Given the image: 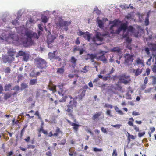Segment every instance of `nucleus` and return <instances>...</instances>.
Masks as SVG:
<instances>
[{
	"label": "nucleus",
	"instance_id": "6e6552de",
	"mask_svg": "<svg viewBox=\"0 0 156 156\" xmlns=\"http://www.w3.org/2000/svg\"><path fill=\"white\" fill-rule=\"evenodd\" d=\"M131 79L128 76H126L125 75L121 76L119 79V81L118 82V90H120L122 87L119 84V83H122L125 84H127L129 83Z\"/></svg>",
	"mask_w": 156,
	"mask_h": 156
},
{
	"label": "nucleus",
	"instance_id": "6e6d98bb",
	"mask_svg": "<svg viewBox=\"0 0 156 156\" xmlns=\"http://www.w3.org/2000/svg\"><path fill=\"white\" fill-rule=\"evenodd\" d=\"M126 98L128 99H132V98L130 97L131 95L129 94V93H127L126 94Z\"/></svg>",
	"mask_w": 156,
	"mask_h": 156
},
{
	"label": "nucleus",
	"instance_id": "cd10ccee",
	"mask_svg": "<svg viewBox=\"0 0 156 156\" xmlns=\"http://www.w3.org/2000/svg\"><path fill=\"white\" fill-rule=\"evenodd\" d=\"M11 85L10 84H6L4 86L5 90L9 91L11 90Z\"/></svg>",
	"mask_w": 156,
	"mask_h": 156
},
{
	"label": "nucleus",
	"instance_id": "aec40b11",
	"mask_svg": "<svg viewBox=\"0 0 156 156\" xmlns=\"http://www.w3.org/2000/svg\"><path fill=\"white\" fill-rule=\"evenodd\" d=\"M85 34H83V36L85 39H87L88 41H90L91 38V35L87 31L85 32Z\"/></svg>",
	"mask_w": 156,
	"mask_h": 156
},
{
	"label": "nucleus",
	"instance_id": "393cba45",
	"mask_svg": "<svg viewBox=\"0 0 156 156\" xmlns=\"http://www.w3.org/2000/svg\"><path fill=\"white\" fill-rule=\"evenodd\" d=\"M56 51H54L53 53L49 52L48 54V56L51 59H53L55 57V53Z\"/></svg>",
	"mask_w": 156,
	"mask_h": 156
},
{
	"label": "nucleus",
	"instance_id": "5701e85b",
	"mask_svg": "<svg viewBox=\"0 0 156 156\" xmlns=\"http://www.w3.org/2000/svg\"><path fill=\"white\" fill-rule=\"evenodd\" d=\"M60 133H62V132L61 131L59 127H56L55 133L53 134L54 136H58Z\"/></svg>",
	"mask_w": 156,
	"mask_h": 156
},
{
	"label": "nucleus",
	"instance_id": "a18cd8bd",
	"mask_svg": "<svg viewBox=\"0 0 156 156\" xmlns=\"http://www.w3.org/2000/svg\"><path fill=\"white\" fill-rule=\"evenodd\" d=\"M120 7H121L122 9H126V8H129V7L127 6L126 5H120Z\"/></svg>",
	"mask_w": 156,
	"mask_h": 156
},
{
	"label": "nucleus",
	"instance_id": "7c9ffc66",
	"mask_svg": "<svg viewBox=\"0 0 156 156\" xmlns=\"http://www.w3.org/2000/svg\"><path fill=\"white\" fill-rule=\"evenodd\" d=\"M98 23L99 27L101 28H103L104 27L103 23V21L101 20H98Z\"/></svg>",
	"mask_w": 156,
	"mask_h": 156
},
{
	"label": "nucleus",
	"instance_id": "f03ea898",
	"mask_svg": "<svg viewBox=\"0 0 156 156\" xmlns=\"http://www.w3.org/2000/svg\"><path fill=\"white\" fill-rule=\"evenodd\" d=\"M128 22H126L125 24H123L121 27V29L124 32H127L130 33L136 37L141 36L140 33H143L144 31V29L141 28L139 26H137L136 28L138 30H136L135 28L132 26H127Z\"/></svg>",
	"mask_w": 156,
	"mask_h": 156
},
{
	"label": "nucleus",
	"instance_id": "412c9836",
	"mask_svg": "<svg viewBox=\"0 0 156 156\" xmlns=\"http://www.w3.org/2000/svg\"><path fill=\"white\" fill-rule=\"evenodd\" d=\"M133 12H132L129 13L127 15L125 16V18L127 20L132 19H133Z\"/></svg>",
	"mask_w": 156,
	"mask_h": 156
},
{
	"label": "nucleus",
	"instance_id": "49530a36",
	"mask_svg": "<svg viewBox=\"0 0 156 156\" xmlns=\"http://www.w3.org/2000/svg\"><path fill=\"white\" fill-rule=\"evenodd\" d=\"M27 126H24L23 128L22 129V130L21 131L20 133V137L21 138L23 136V132L25 131V129L26 128Z\"/></svg>",
	"mask_w": 156,
	"mask_h": 156
},
{
	"label": "nucleus",
	"instance_id": "de8ad7c7",
	"mask_svg": "<svg viewBox=\"0 0 156 156\" xmlns=\"http://www.w3.org/2000/svg\"><path fill=\"white\" fill-rule=\"evenodd\" d=\"M145 134V131H143L142 132H139L138 134V136L139 137H141L144 136Z\"/></svg>",
	"mask_w": 156,
	"mask_h": 156
},
{
	"label": "nucleus",
	"instance_id": "680f3d73",
	"mask_svg": "<svg viewBox=\"0 0 156 156\" xmlns=\"http://www.w3.org/2000/svg\"><path fill=\"white\" fill-rule=\"evenodd\" d=\"M30 136H27L26 138L24 139V140L27 142L28 143L30 142Z\"/></svg>",
	"mask_w": 156,
	"mask_h": 156
},
{
	"label": "nucleus",
	"instance_id": "13d9d810",
	"mask_svg": "<svg viewBox=\"0 0 156 156\" xmlns=\"http://www.w3.org/2000/svg\"><path fill=\"white\" fill-rule=\"evenodd\" d=\"M105 107L112 108V106L111 105L106 104L105 105Z\"/></svg>",
	"mask_w": 156,
	"mask_h": 156
},
{
	"label": "nucleus",
	"instance_id": "c03bdc74",
	"mask_svg": "<svg viewBox=\"0 0 156 156\" xmlns=\"http://www.w3.org/2000/svg\"><path fill=\"white\" fill-rule=\"evenodd\" d=\"M111 77V75H109V74H107L106 76H105L103 78V80L105 81L107 80L108 79L110 78Z\"/></svg>",
	"mask_w": 156,
	"mask_h": 156
},
{
	"label": "nucleus",
	"instance_id": "39448f33",
	"mask_svg": "<svg viewBox=\"0 0 156 156\" xmlns=\"http://www.w3.org/2000/svg\"><path fill=\"white\" fill-rule=\"evenodd\" d=\"M107 36L109 37V33L108 32L102 34L101 32H97L96 33L95 36L92 38V41L94 42L100 41L102 42L103 40V37Z\"/></svg>",
	"mask_w": 156,
	"mask_h": 156
},
{
	"label": "nucleus",
	"instance_id": "4468645a",
	"mask_svg": "<svg viewBox=\"0 0 156 156\" xmlns=\"http://www.w3.org/2000/svg\"><path fill=\"white\" fill-rule=\"evenodd\" d=\"M16 52L14 49L13 48H10L8 49L7 54L9 55L14 57Z\"/></svg>",
	"mask_w": 156,
	"mask_h": 156
},
{
	"label": "nucleus",
	"instance_id": "4d7b16f0",
	"mask_svg": "<svg viewBox=\"0 0 156 156\" xmlns=\"http://www.w3.org/2000/svg\"><path fill=\"white\" fill-rule=\"evenodd\" d=\"M93 151L96 152L101 151H102V149H98L97 148L94 147L93 148Z\"/></svg>",
	"mask_w": 156,
	"mask_h": 156
},
{
	"label": "nucleus",
	"instance_id": "5fc2aeb1",
	"mask_svg": "<svg viewBox=\"0 0 156 156\" xmlns=\"http://www.w3.org/2000/svg\"><path fill=\"white\" fill-rule=\"evenodd\" d=\"M152 70L155 74H156V66H152Z\"/></svg>",
	"mask_w": 156,
	"mask_h": 156
},
{
	"label": "nucleus",
	"instance_id": "ea45409f",
	"mask_svg": "<svg viewBox=\"0 0 156 156\" xmlns=\"http://www.w3.org/2000/svg\"><path fill=\"white\" fill-rule=\"evenodd\" d=\"M35 147V146L34 145L31 144H28L27 146V148L28 149H34Z\"/></svg>",
	"mask_w": 156,
	"mask_h": 156
},
{
	"label": "nucleus",
	"instance_id": "a211bd4d",
	"mask_svg": "<svg viewBox=\"0 0 156 156\" xmlns=\"http://www.w3.org/2000/svg\"><path fill=\"white\" fill-rule=\"evenodd\" d=\"M102 112H96V113L94 114L92 119L94 120H96L98 119L99 117L101 116L102 114Z\"/></svg>",
	"mask_w": 156,
	"mask_h": 156
},
{
	"label": "nucleus",
	"instance_id": "09e8293b",
	"mask_svg": "<svg viewBox=\"0 0 156 156\" xmlns=\"http://www.w3.org/2000/svg\"><path fill=\"white\" fill-rule=\"evenodd\" d=\"M30 76L32 77H36V73H35L34 70L32 71L30 73Z\"/></svg>",
	"mask_w": 156,
	"mask_h": 156
},
{
	"label": "nucleus",
	"instance_id": "a19ab883",
	"mask_svg": "<svg viewBox=\"0 0 156 156\" xmlns=\"http://www.w3.org/2000/svg\"><path fill=\"white\" fill-rule=\"evenodd\" d=\"M11 96V94H10L6 93L5 94L4 96V98L5 100H7Z\"/></svg>",
	"mask_w": 156,
	"mask_h": 156
},
{
	"label": "nucleus",
	"instance_id": "72a5a7b5",
	"mask_svg": "<svg viewBox=\"0 0 156 156\" xmlns=\"http://www.w3.org/2000/svg\"><path fill=\"white\" fill-rule=\"evenodd\" d=\"M25 52L22 51H20L16 55V57H18L19 56H23L25 55Z\"/></svg>",
	"mask_w": 156,
	"mask_h": 156
},
{
	"label": "nucleus",
	"instance_id": "052dcab7",
	"mask_svg": "<svg viewBox=\"0 0 156 156\" xmlns=\"http://www.w3.org/2000/svg\"><path fill=\"white\" fill-rule=\"evenodd\" d=\"M34 115H35L37 116L38 117V118L39 119H41V117H40L39 113V112L38 111H36L35 112Z\"/></svg>",
	"mask_w": 156,
	"mask_h": 156
},
{
	"label": "nucleus",
	"instance_id": "8fccbe9b",
	"mask_svg": "<svg viewBox=\"0 0 156 156\" xmlns=\"http://www.w3.org/2000/svg\"><path fill=\"white\" fill-rule=\"evenodd\" d=\"M79 51V55H81L83 54L84 52L85 51V50L83 48H82L80 49Z\"/></svg>",
	"mask_w": 156,
	"mask_h": 156
},
{
	"label": "nucleus",
	"instance_id": "ddd939ff",
	"mask_svg": "<svg viewBox=\"0 0 156 156\" xmlns=\"http://www.w3.org/2000/svg\"><path fill=\"white\" fill-rule=\"evenodd\" d=\"M87 56V57L85 58V59L86 60H87L89 59H90L92 62H94V59L96 57V54H88Z\"/></svg>",
	"mask_w": 156,
	"mask_h": 156
},
{
	"label": "nucleus",
	"instance_id": "b1692460",
	"mask_svg": "<svg viewBox=\"0 0 156 156\" xmlns=\"http://www.w3.org/2000/svg\"><path fill=\"white\" fill-rule=\"evenodd\" d=\"M77 59L74 57L72 56L71 58L70 61L72 64L75 66L76 65V62Z\"/></svg>",
	"mask_w": 156,
	"mask_h": 156
},
{
	"label": "nucleus",
	"instance_id": "423d86ee",
	"mask_svg": "<svg viewBox=\"0 0 156 156\" xmlns=\"http://www.w3.org/2000/svg\"><path fill=\"white\" fill-rule=\"evenodd\" d=\"M34 61L37 67L39 69H43L47 67V62L43 58L38 57L34 59Z\"/></svg>",
	"mask_w": 156,
	"mask_h": 156
},
{
	"label": "nucleus",
	"instance_id": "bb28decb",
	"mask_svg": "<svg viewBox=\"0 0 156 156\" xmlns=\"http://www.w3.org/2000/svg\"><path fill=\"white\" fill-rule=\"evenodd\" d=\"M86 91V90H83L81 94L79 96V98L80 100H81L85 96Z\"/></svg>",
	"mask_w": 156,
	"mask_h": 156
},
{
	"label": "nucleus",
	"instance_id": "58836bf2",
	"mask_svg": "<svg viewBox=\"0 0 156 156\" xmlns=\"http://www.w3.org/2000/svg\"><path fill=\"white\" fill-rule=\"evenodd\" d=\"M19 19V18L18 17L15 20H12V24L14 25H16L18 23V20Z\"/></svg>",
	"mask_w": 156,
	"mask_h": 156
},
{
	"label": "nucleus",
	"instance_id": "f3484780",
	"mask_svg": "<svg viewBox=\"0 0 156 156\" xmlns=\"http://www.w3.org/2000/svg\"><path fill=\"white\" fill-rule=\"evenodd\" d=\"M96 58L98 60L102 61L103 62L105 63H106L107 62V60L105 57L104 54H103L102 55L99 56H97Z\"/></svg>",
	"mask_w": 156,
	"mask_h": 156
},
{
	"label": "nucleus",
	"instance_id": "69168bd1",
	"mask_svg": "<svg viewBox=\"0 0 156 156\" xmlns=\"http://www.w3.org/2000/svg\"><path fill=\"white\" fill-rule=\"evenodd\" d=\"M84 34H85V32H83L80 31V30H79V32L77 33V34L78 36H81L83 35Z\"/></svg>",
	"mask_w": 156,
	"mask_h": 156
},
{
	"label": "nucleus",
	"instance_id": "3c124183",
	"mask_svg": "<svg viewBox=\"0 0 156 156\" xmlns=\"http://www.w3.org/2000/svg\"><path fill=\"white\" fill-rule=\"evenodd\" d=\"M50 90L53 92H56V86L55 85H53V86L51 88Z\"/></svg>",
	"mask_w": 156,
	"mask_h": 156
},
{
	"label": "nucleus",
	"instance_id": "774afa93",
	"mask_svg": "<svg viewBox=\"0 0 156 156\" xmlns=\"http://www.w3.org/2000/svg\"><path fill=\"white\" fill-rule=\"evenodd\" d=\"M82 72L84 73H86L88 71V70L87 69V67L86 66H84V68L83 69Z\"/></svg>",
	"mask_w": 156,
	"mask_h": 156
},
{
	"label": "nucleus",
	"instance_id": "c756f323",
	"mask_svg": "<svg viewBox=\"0 0 156 156\" xmlns=\"http://www.w3.org/2000/svg\"><path fill=\"white\" fill-rule=\"evenodd\" d=\"M118 56H119V59L120 60L121 58V57L122 56L123 54L122 53V52L121 51V49L120 48L118 47Z\"/></svg>",
	"mask_w": 156,
	"mask_h": 156
},
{
	"label": "nucleus",
	"instance_id": "a878e982",
	"mask_svg": "<svg viewBox=\"0 0 156 156\" xmlns=\"http://www.w3.org/2000/svg\"><path fill=\"white\" fill-rule=\"evenodd\" d=\"M37 79H31L29 83V84L30 85L36 84H37Z\"/></svg>",
	"mask_w": 156,
	"mask_h": 156
},
{
	"label": "nucleus",
	"instance_id": "1a4fd4ad",
	"mask_svg": "<svg viewBox=\"0 0 156 156\" xmlns=\"http://www.w3.org/2000/svg\"><path fill=\"white\" fill-rule=\"evenodd\" d=\"M109 24H112L110 28L109 31L113 35L117 33V20L110 21Z\"/></svg>",
	"mask_w": 156,
	"mask_h": 156
},
{
	"label": "nucleus",
	"instance_id": "9b49d317",
	"mask_svg": "<svg viewBox=\"0 0 156 156\" xmlns=\"http://www.w3.org/2000/svg\"><path fill=\"white\" fill-rule=\"evenodd\" d=\"M66 120L69 124L73 126V129L76 132L77 131L78 129V127L80 126V125L75 123H72L70 121L67 119Z\"/></svg>",
	"mask_w": 156,
	"mask_h": 156
},
{
	"label": "nucleus",
	"instance_id": "6ab92c4d",
	"mask_svg": "<svg viewBox=\"0 0 156 156\" xmlns=\"http://www.w3.org/2000/svg\"><path fill=\"white\" fill-rule=\"evenodd\" d=\"M56 73L59 75H62L64 72V67L62 66L61 68H59L57 69Z\"/></svg>",
	"mask_w": 156,
	"mask_h": 156
},
{
	"label": "nucleus",
	"instance_id": "338daca9",
	"mask_svg": "<svg viewBox=\"0 0 156 156\" xmlns=\"http://www.w3.org/2000/svg\"><path fill=\"white\" fill-rule=\"evenodd\" d=\"M66 142V141L65 139H63L62 140L61 142V143H59V144L61 145H64L65 144Z\"/></svg>",
	"mask_w": 156,
	"mask_h": 156
},
{
	"label": "nucleus",
	"instance_id": "20e7f679",
	"mask_svg": "<svg viewBox=\"0 0 156 156\" xmlns=\"http://www.w3.org/2000/svg\"><path fill=\"white\" fill-rule=\"evenodd\" d=\"M71 22V21H64L62 19H59L57 21L55 22V24L57 27L61 28L62 30L67 31L68 29V26L70 25Z\"/></svg>",
	"mask_w": 156,
	"mask_h": 156
},
{
	"label": "nucleus",
	"instance_id": "473e14b6",
	"mask_svg": "<svg viewBox=\"0 0 156 156\" xmlns=\"http://www.w3.org/2000/svg\"><path fill=\"white\" fill-rule=\"evenodd\" d=\"M30 55L29 54L25 53V55L23 56V60L25 61H27L29 58Z\"/></svg>",
	"mask_w": 156,
	"mask_h": 156
},
{
	"label": "nucleus",
	"instance_id": "e2e57ef3",
	"mask_svg": "<svg viewBox=\"0 0 156 156\" xmlns=\"http://www.w3.org/2000/svg\"><path fill=\"white\" fill-rule=\"evenodd\" d=\"M63 84L59 85L58 86V87L59 88L60 91L61 92H62L63 91Z\"/></svg>",
	"mask_w": 156,
	"mask_h": 156
},
{
	"label": "nucleus",
	"instance_id": "603ef678",
	"mask_svg": "<svg viewBox=\"0 0 156 156\" xmlns=\"http://www.w3.org/2000/svg\"><path fill=\"white\" fill-rule=\"evenodd\" d=\"M45 155L47 156H51L52 155V152L51 151H48L46 152Z\"/></svg>",
	"mask_w": 156,
	"mask_h": 156
},
{
	"label": "nucleus",
	"instance_id": "f257e3e1",
	"mask_svg": "<svg viewBox=\"0 0 156 156\" xmlns=\"http://www.w3.org/2000/svg\"><path fill=\"white\" fill-rule=\"evenodd\" d=\"M68 98H69L70 101L67 106L68 108L66 110V111L67 112L66 114L71 117L72 119H74L72 113L73 111V108H76L77 107V102L76 101V98H73L70 95L65 96L62 98L59 101L60 102H65Z\"/></svg>",
	"mask_w": 156,
	"mask_h": 156
},
{
	"label": "nucleus",
	"instance_id": "bf43d9fd",
	"mask_svg": "<svg viewBox=\"0 0 156 156\" xmlns=\"http://www.w3.org/2000/svg\"><path fill=\"white\" fill-rule=\"evenodd\" d=\"M132 114L134 116H137L139 115V112L135 111H133V112Z\"/></svg>",
	"mask_w": 156,
	"mask_h": 156
},
{
	"label": "nucleus",
	"instance_id": "0eeeda50",
	"mask_svg": "<svg viewBox=\"0 0 156 156\" xmlns=\"http://www.w3.org/2000/svg\"><path fill=\"white\" fill-rule=\"evenodd\" d=\"M123 56L125 58L124 63L127 66L131 65L134 59V54L126 53Z\"/></svg>",
	"mask_w": 156,
	"mask_h": 156
},
{
	"label": "nucleus",
	"instance_id": "4be33fe9",
	"mask_svg": "<svg viewBox=\"0 0 156 156\" xmlns=\"http://www.w3.org/2000/svg\"><path fill=\"white\" fill-rule=\"evenodd\" d=\"M133 72L135 73V76H137L142 73V70H140L139 69L137 68L136 70L134 69Z\"/></svg>",
	"mask_w": 156,
	"mask_h": 156
},
{
	"label": "nucleus",
	"instance_id": "c85d7f7f",
	"mask_svg": "<svg viewBox=\"0 0 156 156\" xmlns=\"http://www.w3.org/2000/svg\"><path fill=\"white\" fill-rule=\"evenodd\" d=\"M38 131L40 133L42 132L45 135H47L48 134V132L47 131L44 130L43 129V127L42 126H41L39 129L38 130Z\"/></svg>",
	"mask_w": 156,
	"mask_h": 156
},
{
	"label": "nucleus",
	"instance_id": "864d4df0",
	"mask_svg": "<svg viewBox=\"0 0 156 156\" xmlns=\"http://www.w3.org/2000/svg\"><path fill=\"white\" fill-rule=\"evenodd\" d=\"M21 88H23V89H25L26 88H27V84L22 83L21 84Z\"/></svg>",
	"mask_w": 156,
	"mask_h": 156
},
{
	"label": "nucleus",
	"instance_id": "f704fd0d",
	"mask_svg": "<svg viewBox=\"0 0 156 156\" xmlns=\"http://www.w3.org/2000/svg\"><path fill=\"white\" fill-rule=\"evenodd\" d=\"M4 71L5 73H9L11 72V69L9 67H6L4 69Z\"/></svg>",
	"mask_w": 156,
	"mask_h": 156
},
{
	"label": "nucleus",
	"instance_id": "e433bc0d",
	"mask_svg": "<svg viewBox=\"0 0 156 156\" xmlns=\"http://www.w3.org/2000/svg\"><path fill=\"white\" fill-rule=\"evenodd\" d=\"M144 50H145L146 53V54L148 55H150V51L151 50H150V48H149V47H145L144 48Z\"/></svg>",
	"mask_w": 156,
	"mask_h": 156
},
{
	"label": "nucleus",
	"instance_id": "79ce46f5",
	"mask_svg": "<svg viewBox=\"0 0 156 156\" xmlns=\"http://www.w3.org/2000/svg\"><path fill=\"white\" fill-rule=\"evenodd\" d=\"M20 90V87L17 85H16L13 88V89H11V90H16V91H18Z\"/></svg>",
	"mask_w": 156,
	"mask_h": 156
},
{
	"label": "nucleus",
	"instance_id": "2f4dec72",
	"mask_svg": "<svg viewBox=\"0 0 156 156\" xmlns=\"http://www.w3.org/2000/svg\"><path fill=\"white\" fill-rule=\"evenodd\" d=\"M149 16L147 15V16L145 18V20L144 21L145 25L146 26H147L149 25Z\"/></svg>",
	"mask_w": 156,
	"mask_h": 156
},
{
	"label": "nucleus",
	"instance_id": "9d476101",
	"mask_svg": "<svg viewBox=\"0 0 156 156\" xmlns=\"http://www.w3.org/2000/svg\"><path fill=\"white\" fill-rule=\"evenodd\" d=\"M2 58L4 63H6L7 62L11 63L15 60V58L12 56L7 55H3L2 56Z\"/></svg>",
	"mask_w": 156,
	"mask_h": 156
},
{
	"label": "nucleus",
	"instance_id": "c9c22d12",
	"mask_svg": "<svg viewBox=\"0 0 156 156\" xmlns=\"http://www.w3.org/2000/svg\"><path fill=\"white\" fill-rule=\"evenodd\" d=\"M125 40L128 44H129L132 42V39L129 37H127L125 39Z\"/></svg>",
	"mask_w": 156,
	"mask_h": 156
},
{
	"label": "nucleus",
	"instance_id": "0e129e2a",
	"mask_svg": "<svg viewBox=\"0 0 156 156\" xmlns=\"http://www.w3.org/2000/svg\"><path fill=\"white\" fill-rule=\"evenodd\" d=\"M153 79L152 81V84L153 85L156 84V77L154 76H153Z\"/></svg>",
	"mask_w": 156,
	"mask_h": 156
},
{
	"label": "nucleus",
	"instance_id": "7ed1b4c3",
	"mask_svg": "<svg viewBox=\"0 0 156 156\" xmlns=\"http://www.w3.org/2000/svg\"><path fill=\"white\" fill-rule=\"evenodd\" d=\"M27 38L22 39V42L23 45L27 47L32 43V38L38 39L39 35H38L36 33L33 32L31 31H27L25 33Z\"/></svg>",
	"mask_w": 156,
	"mask_h": 156
},
{
	"label": "nucleus",
	"instance_id": "dca6fc26",
	"mask_svg": "<svg viewBox=\"0 0 156 156\" xmlns=\"http://www.w3.org/2000/svg\"><path fill=\"white\" fill-rule=\"evenodd\" d=\"M56 38L54 35H48L47 37V41L48 43H51L54 42V40Z\"/></svg>",
	"mask_w": 156,
	"mask_h": 156
},
{
	"label": "nucleus",
	"instance_id": "f8f14e48",
	"mask_svg": "<svg viewBox=\"0 0 156 156\" xmlns=\"http://www.w3.org/2000/svg\"><path fill=\"white\" fill-rule=\"evenodd\" d=\"M12 39L14 43L19 42V39L17 35L15 34H11L9 36Z\"/></svg>",
	"mask_w": 156,
	"mask_h": 156
},
{
	"label": "nucleus",
	"instance_id": "37998d69",
	"mask_svg": "<svg viewBox=\"0 0 156 156\" xmlns=\"http://www.w3.org/2000/svg\"><path fill=\"white\" fill-rule=\"evenodd\" d=\"M80 48L79 47V46H75L73 50V51L75 52L76 51H79Z\"/></svg>",
	"mask_w": 156,
	"mask_h": 156
},
{
	"label": "nucleus",
	"instance_id": "4c0bfd02",
	"mask_svg": "<svg viewBox=\"0 0 156 156\" xmlns=\"http://www.w3.org/2000/svg\"><path fill=\"white\" fill-rule=\"evenodd\" d=\"M42 22L43 23H46L47 22L48 19L46 16H43L41 17Z\"/></svg>",
	"mask_w": 156,
	"mask_h": 156
},
{
	"label": "nucleus",
	"instance_id": "2eb2a0df",
	"mask_svg": "<svg viewBox=\"0 0 156 156\" xmlns=\"http://www.w3.org/2000/svg\"><path fill=\"white\" fill-rule=\"evenodd\" d=\"M147 45L150 50L153 51H156V44L151 43H148Z\"/></svg>",
	"mask_w": 156,
	"mask_h": 156
}]
</instances>
